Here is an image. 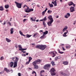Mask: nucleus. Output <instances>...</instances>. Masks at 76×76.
I'll list each match as a JSON object with an SVG mask.
<instances>
[{"label":"nucleus","instance_id":"1","mask_svg":"<svg viewBox=\"0 0 76 76\" xmlns=\"http://www.w3.org/2000/svg\"><path fill=\"white\" fill-rule=\"evenodd\" d=\"M41 62V60L40 59H37L35 61H34L32 63V65L34 66V69H38L39 66L37 64H39Z\"/></svg>","mask_w":76,"mask_h":76},{"label":"nucleus","instance_id":"2","mask_svg":"<svg viewBox=\"0 0 76 76\" xmlns=\"http://www.w3.org/2000/svg\"><path fill=\"white\" fill-rule=\"evenodd\" d=\"M47 48V46L45 45H37L36 47V48L40 49L41 50H44Z\"/></svg>","mask_w":76,"mask_h":76},{"label":"nucleus","instance_id":"3","mask_svg":"<svg viewBox=\"0 0 76 76\" xmlns=\"http://www.w3.org/2000/svg\"><path fill=\"white\" fill-rule=\"evenodd\" d=\"M56 69L54 68H52L50 70V74L51 76H55L56 75Z\"/></svg>","mask_w":76,"mask_h":76},{"label":"nucleus","instance_id":"4","mask_svg":"<svg viewBox=\"0 0 76 76\" xmlns=\"http://www.w3.org/2000/svg\"><path fill=\"white\" fill-rule=\"evenodd\" d=\"M50 66H51V64H45L44 66L43 69L45 70H49Z\"/></svg>","mask_w":76,"mask_h":76},{"label":"nucleus","instance_id":"5","mask_svg":"<svg viewBox=\"0 0 76 76\" xmlns=\"http://www.w3.org/2000/svg\"><path fill=\"white\" fill-rule=\"evenodd\" d=\"M15 3L16 5V6L18 8V9H20L21 8L22 6V4H20V3H18L17 2L15 1Z\"/></svg>","mask_w":76,"mask_h":76},{"label":"nucleus","instance_id":"6","mask_svg":"<svg viewBox=\"0 0 76 76\" xmlns=\"http://www.w3.org/2000/svg\"><path fill=\"white\" fill-rule=\"evenodd\" d=\"M73 7H71L70 8V12L72 13H73L75 11V5L74 4L73 5Z\"/></svg>","mask_w":76,"mask_h":76},{"label":"nucleus","instance_id":"7","mask_svg":"<svg viewBox=\"0 0 76 76\" xmlns=\"http://www.w3.org/2000/svg\"><path fill=\"white\" fill-rule=\"evenodd\" d=\"M53 21H50L48 23V25L49 26H52V25H51V24H52V23L53 22Z\"/></svg>","mask_w":76,"mask_h":76},{"label":"nucleus","instance_id":"8","mask_svg":"<svg viewBox=\"0 0 76 76\" xmlns=\"http://www.w3.org/2000/svg\"><path fill=\"white\" fill-rule=\"evenodd\" d=\"M49 54H50L53 55V56H52V57H54L55 56H56V54H55L54 52H50L49 53Z\"/></svg>","mask_w":76,"mask_h":76},{"label":"nucleus","instance_id":"9","mask_svg":"<svg viewBox=\"0 0 76 76\" xmlns=\"http://www.w3.org/2000/svg\"><path fill=\"white\" fill-rule=\"evenodd\" d=\"M70 14L69 13H68L66 14V15L65 16V18H69V17H70Z\"/></svg>","mask_w":76,"mask_h":76},{"label":"nucleus","instance_id":"10","mask_svg":"<svg viewBox=\"0 0 76 76\" xmlns=\"http://www.w3.org/2000/svg\"><path fill=\"white\" fill-rule=\"evenodd\" d=\"M48 18L50 20V21H54V20H53V18H52V16L51 15L49 16L48 17Z\"/></svg>","mask_w":76,"mask_h":76},{"label":"nucleus","instance_id":"11","mask_svg":"<svg viewBox=\"0 0 76 76\" xmlns=\"http://www.w3.org/2000/svg\"><path fill=\"white\" fill-rule=\"evenodd\" d=\"M68 4L69 6H72V5H73V4H75L73 3V2L71 1L68 3Z\"/></svg>","mask_w":76,"mask_h":76},{"label":"nucleus","instance_id":"12","mask_svg":"<svg viewBox=\"0 0 76 76\" xmlns=\"http://www.w3.org/2000/svg\"><path fill=\"white\" fill-rule=\"evenodd\" d=\"M52 3L54 4V6H57V3L56 2V0H55L53 2H52Z\"/></svg>","mask_w":76,"mask_h":76},{"label":"nucleus","instance_id":"13","mask_svg":"<svg viewBox=\"0 0 76 76\" xmlns=\"http://www.w3.org/2000/svg\"><path fill=\"white\" fill-rule=\"evenodd\" d=\"M47 20V18H46V16L45 17V18L43 19L42 20H40V21H45L46 20Z\"/></svg>","mask_w":76,"mask_h":76},{"label":"nucleus","instance_id":"14","mask_svg":"<svg viewBox=\"0 0 76 76\" xmlns=\"http://www.w3.org/2000/svg\"><path fill=\"white\" fill-rule=\"evenodd\" d=\"M6 41L7 42H11V40L6 38Z\"/></svg>","mask_w":76,"mask_h":76},{"label":"nucleus","instance_id":"15","mask_svg":"<svg viewBox=\"0 0 76 76\" xmlns=\"http://www.w3.org/2000/svg\"><path fill=\"white\" fill-rule=\"evenodd\" d=\"M4 71H6V72H10V70L9 69H7V68H4Z\"/></svg>","mask_w":76,"mask_h":76},{"label":"nucleus","instance_id":"16","mask_svg":"<svg viewBox=\"0 0 76 76\" xmlns=\"http://www.w3.org/2000/svg\"><path fill=\"white\" fill-rule=\"evenodd\" d=\"M63 63L64 65H67L69 63L67 61H64L63 62Z\"/></svg>","mask_w":76,"mask_h":76},{"label":"nucleus","instance_id":"17","mask_svg":"<svg viewBox=\"0 0 76 76\" xmlns=\"http://www.w3.org/2000/svg\"><path fill=\"white\" fill-rule=\"evenodd\" d=\"M51 64H52V66H55V65H56V64H55L54 61H51Z\"/></svg>","mask_w":76,"mask_h":76},{"label":"nucleus","instance_id":"18","mask_svg":"<svg viewBox=\"0 0 76 76\" xmlns=\"http://www.w3.org/2000/svg\"><path fill=\"white\" fill-rule=\"evenodd\" d=\"M10 65L11 67H12L13 65V63L12 62H11L10 64Z\"/></svg>","mask_w":76,"mask_h":76},{"label":"nucleus","instance_id":"19","mask_svg":"<svg viewBox=\"0 0 76 76\" xmlns=\"http://www.w3.org/2000/svg\"><path fill=\"white\" fill-rule=\"evenodd\" d=\"M18 57H15V59L14 62L18 63Z\"/></svg>","mask_w":76,"mask_h":76},{"label":"nucleus","instance_id":"20","mask_svg":"<svg viewBox=\"0 0 76 76\" xmlns=\"http://www.w3.org/2000/svg\"><path fill=\"white\" fill-rule=\"evenodd\" d=\"M13 28H11L10 30L11 34H13Z\"/></svg>","mask_w":76,"mask_h":76},{"label":"nucleus","instance_id":"21","mask_svg":"<svg viewBox=\"0 0 76 76\" xmlns=\"http://www.w3.org/2000/svg\"><path fill=\"white\" fill-rule=\"evenodd\" d=\"M67 29V26H66L63 30V32H64V31H65V30H66Z\"/></svg>","mask_w":76,"mask_h":76},{"label":"nucleus","instance_id":"22","mask_svg":"<svg viewBox=\"0 0 76 76\" xmlns=\"http://www.w3.org/2000/svg\"><path fill=\"white\" fill-rule=\"evenodd\" d=\"M43 25L44 26V28H45V27H46L47 25H46V23H45V21L43 22Z\"/></svg>","mask_w":76,"mask_h":76},{"label":"nucleus","instance_id":"23","mask_svg":"<svg viewBox=\"0 0 76 76\" xmlns=\"http://www.w3.org/2000/svg\"><path fill=\"white\" fill-rule=\"evenodd\" d=\"M70 45H67L66 46V49H70Z\"/></svg>","mask_w":76,"mask_h":76},{"label":"nucleus","instance_id":"24","mask_svg":"<svg viewBox=\"0 0 76 76\" xmlns=\"http://www.w3.org/2000/svg\"><path fill=\"white\" fill-rule=\"evenodd\" d=\"M61 74L62 75H63L64 76H67V74L65 73H63V72H61Z\"/></svg>","mask_w":76,"mask_h":76},{"label":"nucleus","instance_id":"25","mask_svg":"<svg viewBox=\"0 0 76 76\" xmlns=\"http://www.w3.org/2000/svg\"><path fill=\"white\" fill-rule=\"evenodd\" d=\"M14 67H16L17 66V64H18V63H16V62H14Z\"/></svg>","mask_w":76,"mask_h":76},{"label":"nucleus","instance_id":"26","mask_svg":"<svg viewBox=\"0 0 76 76\" xmlns=\"http://www.w3.org/2000/svg\"><path fill=\"white\" fill-rule=\"evenodd\" d=\"M34 11V9H30L27 12H33Z\"/></svg>","mask_w":76,"mask_h":76},{"label":"nucleus","instance_id":"27","mask_svg":"<svg viewBox=\"0 0 76 76\" xmlns=\"http://www.w3.org/2000/svg\"><path fill=\"white\" fill-rule=\"evenodd\" d=\"M0 10H1V11L4 10V8H3V7L1 6L0 7Z\"/></svg>","mask_w":76,"mask_h":76},{"label":"nucleus","instance_id":"28","mask_svg":"<svg viewBox=\"0 0 76 76\" xmlns=\"http://www.w3.org/2000/svg\"><path fill=\"white\" fill-rule=\"evenodd\" d=\"M38 36V33H36V34H35L33 35V37H37Z\"/></svg>","mask_w":76,"mask_h":76},{"label":"nucleus","instance_id":"29","mask_svg":"<svg viewBox=\"0 0 76 76\" xmlns=\"http://www.w3.org/2000/svg\"><path fill=\"white\" fill-rule=\"evenodd\" d=\"M20 34L21 35H22L23 36H24V37H25V35H24V34H23V33L21 31H19Z\"/></svg>","mask_w":76,"mask_h":76},{"label":"nucleus","instance_id":"30","mask_svg":"<svg viewBox=\"0 0 76 76\" xmlns=\"http://www.w3.org/2000/svg\"><path fill=\"white\" fill-rule=\"evenodd\" d=\"M29 54V53H26V55L25 54V53L23 54V57H26V56H28V55Z\"/></svg>","mask_w":76,"mask_h":76},{"label":"nucleus","instance_id":"31","mask_svg":"<svg viewBox=\"0 0 76 76\" xmlns=\"http://www.w3.org/2000/svg\"><path fill=\"white\" fill-rule=\"evenodd\" d=\"M45 36V35L44 34H43V35L42 36L40 37V38H41V39H43L45 37H44Z\"/></svg>","mask_w":76,"mask_h":76},{"label":"nucleus","instance_id":"32","mask_svg":"<svg viewBox=\"0 0 76 76\" xmlns=\"http://www.w3.org/2000/svg\"><path fill=\"white\" fill-rule=\"evenodd\" d=\"M48 31H46L45 32H43V35L47 34H48Z\"/></svg>","mask_w":76,"mask_h":76},{"label":"nucleus","instance_id":"33","mask_svg":"<svg viewBox=\"0 0 76 76\" xmlns=\"http://www.w3.org/2000/svg\"><path fill=\"white\" fill-rule=\"evenodd\" d=\"M9 5H6L5 6V9H7L8 8H9Z\"/></svg>","mask_w":76,"mask_h":76},{"label":"nucleus","instance_id":"34","mask_svg":"<svg viewBox=\"0 0 76 76\" xmlns=\"http://www.w3.org/2000/svg\"><path fill=\"white\" fill-rule=\"evenodd\" d=\"M26 50V49L21 48V49H19V50H20V51H23V50Z\"/></svg>","mask_w":76,"mask_h":76},{"label":"nucleus","instance_id":"35","mask_svg":"<svg viewBox=\"0 0 76 76\" xmlns=\"http://www.w3.org/2000/svg\"><path fill=\"white\" fill-rule=\"evenodd\" d=\"M58 53L60 54H63V53H64V52H60V49H58Z\"/></svg>","mask_w":76,"mask_h":76},{"label":"nucleus","instance_id":"36","mask_svg":"<svg viewBox=\"0 0 76 76\" xmlns=\"http://www.w3.org/2000/svg\"><path fill=\"white\" fill-rule=\"evenodd\" d=\"M32 57H29V60L28 61L30 62L31 61V60H32Z\"/></svg>","mask_w":76,"mask_h":76},{"label":"nucleus","instance_id":"37","mask_svg":"<svg viewBox=\"0 0 76 76\" xmlns=\"http://www.w3.org/2000/svg\"><path fill=\"white\" fill-rule=\"evenodd\" d=\"M26 37L27 38H29L31 37V35H29V34H27L26 35Z\"/></svg>","mask_w":76,"mask_h":76},{"label":"nucleus","instance_id":"38","mask_svg":"<svg viewBox=\"0 0 76 76\" xmlns=\"http://www.w3.org/2000/svg\"><path fill=\"white\" fill-rule=\"evenodd\" d=\"M45 72V71L44 70H42L40 71V75H42V73H44Z\"/></svg>","mask_w":76,"mask_h":76},{"label":"nucleus","instance_id":"39","mask_svg":"<svg viewBox=\"0 0 76 76\" xmlns=\"http://www.w3.org/2000/svg\"><path fill=\"white\" fill-rule=\"evenodd\" d=\"M49 6H50V7H53L54 6V5L52 4H49Z\"/></svg>","mask_w":76,"mask_h":76},{"label":"nucleus","instance_id":"40","mask_svg":"<svg viewBox=\"0 0 76 76\" xmlns=\"http://www.w3.org/2000/svg\"><path fill=\"white\" fill-rule=\"evenodd\" d=\"M31 19L32 20V21H33V22H35V19H32V18H31Z\"/></svg>","mask_w":76,"mask_h":76},{"label":"nucleus","instance_id":"41","mask_svg":"<svg viewBox=\"0 0 76 76\" xmlns=\"http://www.w3.org/2000/svg\"><path fill=\"white\" fill-rule=\"evenodd\" d=\"M18 47H19V49H22V46H21V45H18Z\"/></svg>","mask_w":76,"mask_h":76},{"label":"nucleus","instance_id":"42","mask_svg":"<svg viewBox=\"0 0 76 76\" xmlns=\"http://www.w3.org/2000/svg\"><path fill=\"white\" fill-rule=\"evenodd\" d=\"M30 63V61H28L26 62V64H29V63Z\"/></svg>","mask_w":76,"mask_h":76},{"label":"nucleus","instance_id":"43","mask_svg":"<svg viewBox=\"0 0 76 76\" xmlns=\"http://www.w3.org/2000/svg\"><path fill=\"white\" fill-rule=\"evenodd\" d=\"M35 73V76H37V74L36 73V72H35L34 71H33V72H32V74H34Z\"/></svg>","mask_w":76,"mask_h":76},{"label":"nucleus","instance_id":"44","mask_svg":"<svg viewBox=\"0 0 76 76\" xmlns=\"http://www.w3.org/2000/svg\"><path fill=\"white\" fill-rule=\"evenodd\" d=\"M48 13L50 14V13H51V12H52V11H51V10H48Z\"/></svg>","mask_w":76,"mask_h":76},{"label":"nucleus","instance_id":"45","mask_svg":"<svg viewBox=\"0 0 76 76\" xmlns=\"http://www.w3.org/2000/svg\"><path fill=\"white\" fill-rule=\"evenodd\" d=\"M25 12H26L27 13H29V12H29V10L26 9V10L25 11Z\"/></svg>","mask_w":76,"mask_h":76},{"label":"nucleus","instance_id":"46","mask_svg":"<svg viewBox=\"0 0 76 76\" xmlns=\"http://www.w3.org/2000/svg\"><path fill=\"white\" fill-rule=\"evenodd\" d=\"M3 59H4V58H3V57L2 56L0 58L1 60H3Z\"/></svg>","mask_w":76,"mask_h":76},{"label":"nucleus","instance_id":"47","mask_svg":"<svg viewBox=\"0 0 76 76\" xmlns=\"http://www.w3.org/2000/svg\"><path fill=\"white\" fill-rule=\"evenodd\" d=\"M45 12L44 11L42 12V15H43V16H44V15H45Z\"/></svg>","mask_w":76,"mask_h":76},{"label":"nucleus","instance_id":"48","mask_svg":"<svg viewBox=\"0 0 76 76\" xmlns=\"http://www.w3.org/2000/svg\"><path fill=\"white\" fill-rule=\"evenodd\" d=\"M6 21H4V23H2V25H5L6 24Z\"/></svg>","mask_w":76,"mask_h":76},{"label":"nucleus","instance_id":"49","mask_svg":"<svg viewBox=\"0 0 76 76\" xmlns=\"http://www.w3.org/2000/svg\"><path fill=\"white\" fill-rule=\"evenodd\" d=\"M27 20V19H24L23 20V22H26V21Z\"/></svg>","mask_w":76,"mask_h":76},{"label":"nucleus","instance_id":"50","mask_svg":"<svg viewBox=\"0 0 76 76\" xmlns=\"http://www.w3.org/2000/svg\"><path fill=\"white\" fill-rule=\"evenodd\" d=\"M18 76H21V74L20 73H19L18 74Z\"/></svg>","mask_w":76,"mask_h":76},{"label":"nucleus","instance_id":"51","mask_svg":"<svg viewBox=\"0 0 76 76\" xmlns=\"http://www.w3.org/2000/svg\"><path fill=\"white\" fill-rule=\"evenodd\" d=\"M57 59H58V58L57 57H55V60L56 61H57Z\"/></svg>","mask_w":76,"mask_h":76},{"label":"nucleus","instance_id":"52","mask_svg":"<svg viewBox=\"0 0 76 76\" xmlns=\"http://www.w3.org/2000/svg\"><path fill=\"white\" fill-rule=\"evenodd\" d=\"M62 48L63 49V51H65V50H66V49H65L64 48V47H62Z\"/></svg>","mask_w":76,"mask_h":76},{"label":"nucleus","instance_id":"53","mask_svg":"<svg viewBox=\"0 0 76 76\" xmlns=\"http://www.w3.org/2000/svg\"><path fill=\"white\" fill-rule=\"evenodd\" d=\"M15 57H13L11 58V59L12 60H14V59H15Z\"/></svg>","mask_w":76,"mask_h":76},{"label":"nucleus","instance_id":"54","mask_svg":"<svg viewBox=\"0 0 76 76\" xmlns=\"http://www.w3.org/2000/svg\"><path fill=\"white\" fill-rule=\"evenodd\" d=\"M28 6H27V5H24V6H23V9H24V8H25V7H27Z\"/></svg>","mask_w":76,"mask_h":76},{"label":"nucleus","instance_id":"55","mask_svg":"<svg viewBox=\"0 0 76 76\" xmlns=\"http://www.w3.org/2000/svg\"><path fill=\"white\" fill-rule=\"evenodd\" d=\"M28 6H27V5H24V6H23V9H24V8H25V7H27Z\"/></svg>","mask_w":76,"mask_h":76},{"label":"nucleus","instance_id":"56","mask_svg":"<svg viewBox=\"0 0 76 76\" xmlns=\"http://www.w3.org/2000/svg\"><path fill=\"white\" fill-rule=\"evenodd\" d=\"M28 6H27V5H24V6H23V9H24V8H25V7H27Z\"/></svg>","mask_w":76,"mask_h":76},{"label":"nucleus","instance_id":"57","mask_svg":"<svg viewBox=\"0 0 76 76\" xmlns=\"http://www.w3.org/2000/svg\"><path fill=\"white\" fill-rule=\"evenodd\" d=\"M57 57L58 58V59H59L60 58V56H58Z\"/></svg>","mask_w":76,"mask_h":76},{"label":"nucleus","instance_id":"58","mask_svg":"<svg viewBox=\"0 0 76 76\" xmlns=\"http://www.w3.org/2000/svg\"><path fill=\"white\" fill-rule=\"evenodd\" d=\"M63 36L64 37H66V35L64 34L63 35Z\"/></svg>","mask_w":76,"mask_h":76},{"label":"nucleus","instance_id":"59","mask_svg":"<svg viewBox=\"0 0 76 76\" xmlns=\"http://www.w3.org/2000/svg\"><path fill=\"white\" fill-rule=\"evenodd\" d=\"M37 7H40V6L38 5H37Z\"/></svg>","mask_w":76,"mask_h":76},{"label":"nucleus","instance_id":"60","mask_svg":"<svg viewBox=\"0 0 76 76\" xmlns=\"http://www.w3.org/2000/svg\"><path fill=\"white\" fill-rule=\"evenodd\" d=\"M22 52H23V53H26V51H22Z\"/></svg>","mask_w":76,"mask_h":76},{"label":"nucleus","instance_id":"61","mask_svg":"<svg viewBox=\"0 0 76 76\" xmlns=\"http://www.w3.org/2000/svg\"><path fill=\"white\" fill-rule=\"evenodd\" d=\"M8 24H9L11 26V23H9Z\"/></svg>","mask_w":76,"mask_h":76},{"label":"nucleus","instance_id":"62","mask_svg":"<svg viewBox=\"0 0 76 76\" xmlns=\"http://www.w3.org/2000/svg\"><path fill=\"white\" fill-rule=\"evenodd\" d=\"M67 33H66V32H64V34L66 35V34H67Z\"/></svg>","mask_w":76,"mask_h":76},{"label":"nucleus","instance_id":"63","mask_svg":"<svg viewBox=\"0 0 76 76\" xmlns=\"http://www.w3.org/2000/svg\"><path fill=\"white\" fill-rule=\"evenodd\" d=\"M39 32H43V30H40L39 31Z\"/></svg>","mask_w":76,"mask_h":76},{"label":"nucleus","instance_id":"64","mask_svg":"<svg viewBox=\"0 0 76 76\" xmlns=\"http://www.w3.org/2000/svg\"><path fill=\"white\" fill-rule=\"evenodd\" d=\"M55 54H57V52L56 51H55Z\"/></svg>","mask_w":76,"mask_h":76}]
</instances>
